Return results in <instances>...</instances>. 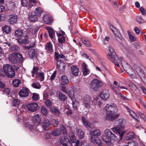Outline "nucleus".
<instances>
[{
	"instance_id": "nucleus-15",
	"label": "nucleus",
	"mask_w": 146,
	"mask_h": 146,
	"mask_svg": "<svg viewBox=\"0 0 146 146\" xmlns=\"http://www.w3.org/2000/svg\"><path fill=\"white\" fill-rule=\"evenodd\" d=\"M17 19V16L15 14H10L8 16V21L9 24H12L16 23Z\"/></svg>"
},
{
	"instance_id": "nucleus-41",
	"label": "nucleus",
	"mask_w": 146,
	"mask_h": 146,
	"mask_svg": "<svg viewBox=\"0 0 146 146\" xmlns=\"http://www.w3.org/2000/svg\"><path fill=\"white\" fill-rule=\"evenodd\" d=\"M2 30L3 32L6 34L9 33L11 31L10 27L7 25H5L3 27Z\"/></svg>"
},
{
	"instance_id": "nucleus-61",
	"label": "nucleus",
	"mask_w": 146,
	"mask_h": 146,
	"mask_svg": "<svg viewBox=\"0 0 146 146\" xmlns=\"http://www.w3.org/2000/svg\"><path fill=\"white\" fill-rule=\"evenodd\" d=\"M139 11L143 15H145L146 14V10L142 7H141L140 8Z\"/></svg>"
},
{
	"instance_id": "nucleus-6",
	"label": "nucleus",
	"mask_w": 146,
	"mask_h": 146,
	"mask_svg": "<svg viewBox=\"0 0 146 146\" xmlns=\"http://www.w3.org/2000/svg\"><path fill=\"white\" fill-rule=\"evenodd\" d=\"M3 69L5 75L8 78H12L15 76V71L10 64H7L4 65Z\"/></svg>"
},
{
	"instance_id": "nucleus-22",
	"label": "nucleus",
	"mask_w": 146,
	"mask_h": 146,
	"mask_svg": "<svg viewBox=\"0 0 146 146\" xmlns=\"http://www.w3.org/2000/svg\"><path fill=\"white\" fill-rule=\"evenodd\" d=\"M43 12V9L40 7H39L35 9L34 13L38 17H39L41 16Z\"/></svg>"
},
{
	"instance_id": "nucleus-1",
	"label": "nucleus",
	"mask_w": 146,
	"mask_h": 146,
	"mask_svg": "<svg viewBox=\"0 0 146 146\" xmlns=\"http://www.w3.org/2000/svg\"><path fill=\"white\" fill-rule=\"evenodd\" d=\"M108 48V52L107 55L108 58L118 67H119V63L121 64L123 69L127 74L131 77H133L135 73L131 66L121 57H117L113 49L110 46H109Z\"/></svg>"
},
{
	"instance_id": "nucleus-43",
	"label": "nucleus",
	"mask_w": 146,
	"mask_h": 146,
	"mask_svg": "<svg viewBox=\"0 0 146 146\" xmlns=\"http://www.w3.org/2000/svg\"><path fill=\"white\" fill-rule=\"evenodd\" d=\"M36 76L39 78V80L41 81H42L44 80V73L43 72H39L37 74Z\"/></svg>"
},
{
	"instance_id": "nucleus-39",
	"label": "nucleus",
	"mask_w": 146,
	"mask_h": 146,
	"mask_svg": "<svg viewBox=\"0 0 146 146\" xmlns=\"http://www.w3.org/2000/svg\"><path fill=\"white\" fill-rule=\"evenodd\" d=\"M20 48L16 44H14L10 48V50L12 52H18Z\"/></svg>"
},
{
	"instance_id": "nucleus-5",
	"label": "nucleus",
	"mask_w": 146,
	"mask_h": 146,
	"mask_svg": "<svg viewBox=\"0 0 146 146\" xmlns=\"http://www.w3.org/2000/svg\"><path fill=\"white\" fill-rule=\"evenodd\" d=\"M8 59L12 63L17 64L22 62L23 60V57L20 53H16L10 55Z\"/></svg>"
},
{
	"instance_id": "nucleus-64",
	"label": "nucleus",
	"mask_w": 146,
	"mask_h": 146,
	"mask_svg": "<svg viewBox=\"0 0 146 146\" xmlns=\"http://www.w3.org/2000/svg\"><path fill=\"white\" fill-rule=\"evenodd\" d=\"M80 145L81 146H89V144L86 141H83L82 142H80Z\"/></svg>"
},
{
	"instance_id": "nucleus-56",
	"label": "nucleus",
	"mask_w": 146,
	"mask_h": 146,
	"mask_svg": "<svg viewBox=\"0 0 146 146\" xmlns=\"http://www.w3.org/2000/svg\"><path fill=\"white\" fill-rule=\"evenodd\" d=\"M128 34L129 38L131 42H133L135 40L136 38L133 35L129 33Z\"/></svg>"
},
{
	"instance_id": "nucleus-3",
	"label": "nucleus",
	"mask_w": 146,
	"mask_h": 146,
	"mask_svg": "<svg viewBox=\"0 0 146 146\" xmlns=\"http://www.w3.org/2000/svg\"><path fill=\"white\" fill-rule=\"evenodd\" d=\"M102 138L108 146H112V140L115 141L117 139L115 135L108 129L104 131V134L102 135Z\"/></svg>"
},
{
	"instance_id": "nucleus-33",
	"label": "nucleus",
	"mask_w": 146,
	"mask_h": 146,
	"mask_svg": "<svg viewBox=\"0 0 146 146\" xmlns=\"http://www.w3.org/2000/svg\"><path fill=\"white\" fill-rule=\"evenodd\" d=\"M135 135L134 133L132 131H130L126 135L125 139L126 140H131L133 139Z\"/></svg>"
},
{
	"instance_id": "nucleus-48",
	"label": "nucleus",
	"mask_w": 146,
	"mask_h": 146,
	"mask_svg": "<svg viewBox=\"0 0 146 146\" xmlns=\"http://www.w3.org/2000/svg\"><path fill=\"white\" fill-rule=\"evenodd\" d=\"M77 135L79 138H83L84 137V133L81 130H78Z\"/></svg>"
},
{
	"instance_id": "nucleus-18",
	"label": "nucleus",
	"mask_w": 146,
	"mask_h": 146,
	"mask_svg": "<svg viewBox=\"0 0 146 146\" xmlns=\"http://www.w3.org/2000/svg\"><path fill=\"white\" fill-rule=\"evenodd\" d=\"M51 123L49 120L46 118H45L42 123V127L44 129L47 130L49 129V126L50 125Z\"/></svg>"
},
{
	"instance_id": "nucleus-63",
	"label": "nucleus",
	"mask_w": 146,
	"mask_h": 146,
	"mask_svg": "<svg viewBox=\"0 0 146 146\" xmlns=\"http://www.w3.org/2000/svg\"><path fill=\"white\" fill-rule=\"evenodd\" d=\"M83 74L84 76H86L89 73V70L88 69H85L83 70Z\"/></svg>"
},
{
	"instance_id": "nucleus-8",
	"label": "nucleus",
	"mask_w": 146,
	"mask_h": 146,
	"mask_svg": "<svg viewBox=\"0 0 146 146\" xmlns=\"http://www.w3.org/2000/svg\"><path fill=\"white\" fill-rule=\"evenodd\" d=\"M82 106L84 107V109L86 108L89 110L91 107V97L88 95L84 96L82 99Z\"/></svg>"
},
{
	"instance_id": "nucleus-20",
	"label": "nucleus",
	"mask_w": 146,
	"mask_h": 146,
	"mask_svg": "<svg viewBox=\"0 0 146 146\" xmlns=\"http://www.w3.org/2000/svg\"><path fill=\"white\" fill-rule=\"evenodd\" d=\"M144 68L143 66H141L137 67L136 69V72L139 76L141 77H144Z\"/></svg>"
},
{
	"instance_id": "nucleus-25",
	"label": "nucleus",
	"mask_w": 146,
	"mask_h": 146,
	"mask_svg": "<svg viewBox=\"0 0 146 146\" xmlns=\"http://www.w3.org/2000/svg\"><path fill=\"white\" fill-rule=\"evenodd\" d=\"M37 17L35 14H33L32 13H30L29 14V18L32 21L36 22L37 21Z\"/></svg>"
},
{
	"instance_id": "nucleus-4",
	"label": "nucleus",
	"mask_w": 146,
	"mask_h": 146,
	"mask_svg": "<svg viewBox=\"0 0 146 146\" xmlns=\"http://www.w3.org/2000/svg\"><path fill=\"white\" fill-rule=\"evenodd\" d=\"M118 122V127L112 128L111 129L114 132L118 133L120 139H121L125 132L123 131L125 122L122 119H119Z\"/></svg>"
},
{
	"instance_id": "nucleus-9",
	"label": "nucleus",
	"mask_w": 146,
	"mask_h": 146,
	"mask_svg": "<svg viewBox=\"0 0 146 146\" xmlns=\"http://www.w3.org/2000/svg\"><path fill=\"white\" fill-rule=\"evenodd\" d=\"M103 85L102 82L96 79L93 80L91 82L90 86L91 88L95 90H97L99 87Z\"/></svg>"
},
{
	"instance_id": "nucleus-16",
	"label": "nucleus",
	"mask_w": 146,
	"mask_h": 146,
	"mask_svg": "<svg viewBox=\"0 0 146 146\" xmlns=\"http://www.w3.org/2000/svg\"><path fill=\"white\" fill-rule=\"evenodd\" d=\"M110 28L113 34L116 37L119 38L120 39H122L121 35L120 33L116 28L114 27L112 25H110Z\"/></svg>"
},
{
	"instance_id": "nucleus-45",
	"label": "nucleus",
	"mask_w": 146,
	"mask_h": 146,
	"mask_svg": "<svg viewBox=\"0 0 146 146\" xmlns=\"http://www.w3.org/2000/svg\"><path fill=\"white\" fill-rule=\"evenodd\" d=\"M129 87L131 90L134 92L137 89V86L135 85L132 83H131L129 85Z\"/></svg>"
},
{
	"instance_id": "nucleus-28",
	"label": "nucleus",
	"mask_w": 146,
	"mask_h": 146,
	"mask_svg": "<svg viewBox=\"0 0 146 146\" xmlns=\"http://www.w3.org/2000/svg\"><path fill=\"white\" fill-rule=\"evenodd\" d=\"M47 30L49 37L51 38H52L54 37V35H55V32L54 30L50 27H46Z\"/></svg>"
},
{
	"instance_id": "nucleus-14",
	"label": "nucleus",
	"mask_w": 146,
	"mask_h": 146,
	"mask_svg": "<svg viewBox=\"0 0 146 146\" xmlns=\"http://www.w3.org/2000/svg\"><path fill=\"white\" fill-rule=\"evenodd\" d=\"M29 94V90L25 87L23 88L19 91V96L22 97H27Z\"/></svg>"
},
{
	"instance_id": "nucleus-31",
	"label": "nucleus",
	"mask_w": 146,
	"mask_h": 146,
	"mask_svg": "<svg viewBox=\"0 0 146 146\" xmlns=\"http://www.w3.org/2000/svg\"><path fill=\"white\" fill-rule=\"evenodd\" d=\"M57 95L59 99L62 101H64L66 99V95L63 94L60 91H57Z\"/></svg>"
},
{
	"instance_id": "nucleus-23",
	"label": "nucleus",
	"mask_w": 146,
	"mask_h": 146,
	"mask_svg": "<svg viewBox=\"0 0 146 146\" xmlns=\"http://www.w3.org/2000/svg\"><path fill=\"white\" fill-rule=\"evenodd\" d=\"M91 140L95 144L98 145L99 146L102 145L101 140L98 137H95L94 138H91Z\"/></svg>"
},
{
	"instance_id": "nucleus-40",
	"label": "nucleus",
	"mask_w": 146,
	"mask_h": 146,
	"mask_svg": "<svg viewBox=\"0 0 146 146\" xmlns=\"http://www.w3.org/2000/svg\"><path fill=\"white\" fill-rule=\"evenodd\" d=\"M20 102V100L18 99H14L12 102L13 106L18 107L19 106Z\"/></svg>"
},
{
	"instance_id": "nucleus-13",
	"label": "nucleus",
	"mask_w": 146,
	"mask_h": 146,
	"mask_svg": "<svg viewBox=\"0 0 146 146\" xmlns=\"http://www.w3.org/2000/svg\"><path fill=\"white\" fill-rule=\"evenodd\" d=\"M110 96L108 91L106 89L103 90L100 93V96L102 99L106 100H108Z\"/></svg>"
},
{
	"instance_id": "nucleus-62",
	"label": "nucleus",
	"mask_w": 146,
	"mask_h": 146,
	"mask_svg": "<svg viewBox=\"0 0 146 146\" xmlns=\"http://www.w3.org/2000/svg\"><path fill=\"white\" fill-rule=\"evenodd\" d=\"M56 71H55L52 74L50 77V79L51 81H53L54 80L56 75Z\"/></svg>"
},
{
	"instance_id": "nucleus-34",
	"label": "nucleus",
	"mask_w": 146,
	"mask_h": 146,
	"mask_svg": "<svg viewBox=\"0 0 146 146\" xmlns=\"http://www.w3.org/2000/svg\"><path fill=\"white\" fill-rule=\"evenodd\" d=\"M81 40L83 43L85 45L88 47H90L91 46V44L89 40L83 38H81Z\"/></svg>"
},
{
	"instance_id": "nucleus-47",
	"label": "nucleus",
	"mask_w": 146,
	"mask_h": 146,
	"mask_svg": "<svg viewBox=\"0 0 146 146\" xmlns=\"http://www.w3.org/2000/svg\"><path fill=\"white\" fill-rule=\"evenodd\" d=\"M32 86L35 88L40 89L41 87L39 82L34 83L32 84Z\"/></svg>"
},
{
	"instance_id": "nucleus-35",
	"label": "nucleus",
	"mask_w": 146,
	"mask_h": 146,
	"mask_svg": "<svg viewBox=\"0 0 146 146\" xmlns=\"http://www.w3.org/2000/svg\"><path fill=\"white\" fill-rule=\"evenodd\" d=\"M33 120L34 123L39 124L41 121L40 117L39 115H36L33 117Z\"/></svg>"
},
{
	"instance_id": "nucleus-53",
	"label": "nucleus",
	"mask_w": 146,
	"mask_h": 146,
	"mask_svg": "<svg viewBox=\"0 0 146 146\" xmlns=\"http://www.w3.org/2000/svg\"><path fill=\"white\" fill-rule=\"evenodd\" d=\"M128 146H138V144L137 142L131 141L128 143Z\"/></svg>"
},
{
	"instance_id": "nucleus-21",
	"label": "nucleus",
	"mask_w": 146,
	"mask_h": 146,
	"mask_svg": "<svg viewBox=\"0 0 146 146\" xmlns=\"http://www.w3.org/2000/svg\"><path fill=\"white\" fill-rule=\"evenodd\" d=\"M91 138H93V136H100L101 135V132L98 129H95L93 131L91 130L90 132Z\"/></svg>"
},
{
	"instance_id": "nucleus-38",
	"label": "nucleus",
	"mask_w": 146,
	"mask_h": 146,
	"mask_svg": "<svg viewBox=\"0 0 146 146\" xmlns=\"http://www.w3.org/2000/svg\"><path fill=\"white\" fill-rule=\"evenodd\" d=\"M12 83L15 87H17L19 86V84L21 83V82L20 80L16 79L13 81Z\"/></svg>"
},
{
	"instance_id": "nucleus-17",
	"label": "nucleus",
	"mask_w": 146,
	"mask_h": 146,
	"mask_svg": "<svg viewBox=\"0 0 146 146\" xmlns=\"http://www.w3.org/2000/svg\"><path fill=\"white\" fill-rule=\"evenodd\" d=\"M43 20L45 23L48 25H50L52 23L53 19L49 14H46L43 17Z\"/></svg>"
},
{
	"instance_id": "nucleus-52",
	"label": "nucleus",
	"mask_w": 146,
	"mask_h": 146,
	"mask_svg": "<svg viewBox=\"0 0 146 146\" xmlns=\"http://www.w3.org/2000/svg\"><path fill=\"white\" fill-rule=\"evenodd\" d=\"M3 92V94H5L7 95L9 94L10 93V91L9 88H6L2 90Z\"/></svg>"
},
{
	"instance_id": "nucleus-32",
	"label": "nucleus",
	"mask_w": 146,
	"mask_h": 146,
	"mask_svg": "<svg viewBox=\"0 0 146 146\" xmlns=\"http://www.w3.org/2000/svg\"><path fill=\"white\" fill-rule=\"evenodd\" d=\"M127 109L129 112L130 114L132 117L137 121L139 120V118L133 112V111L131 110L130 109L128 108H127Z\"/></svg>"
},
{
	"instance_id": "nucleus-11",
	"label": "nucleus",
	"mask_w": 146,
	"mask_h": 146,
	"mask_svg": "<svg viewBox=\"0 0 146 146\" xmlns=\"http://www.w3.org/2000/svg\"><path fill=\"white\" fill-rule=\"evenodd\" d=\"M67 135H62L60 137V140L63 146H72L71 141L68 138Z\"/></svg>"
},
{
	"instance_id": "nucleus-58",
	"label": "nucleus",
	"mask_w": 146,
	"mask_h": 146,
	"mask_svg": "<svg viewBox=\"0 0 146 146\" xmlns=\"http://www.w3.org/2000/svg\"><path fill=\"white\" fill-rule=\"evenodd\" d=\"M65 40V37L64 36H62L61 37H59L58 38V41L59 42L62 43L64 42Z\"/></svg>"
},
{
	"instance_id": "nucleus-46",
	"label": "nucleus",
	"mask_w": 146,
	"mask_h": 146,
	"mask_svg": "<svg viewBox=\"0 0 146 146\" xmlns=\"http://www.w3.org/2000/svg\"><path fill=\"white\" fill-rule=\"evenodd\" d=\"M41 111L43 115L45 116L47 115L48 113L47 109L44 106L42 107Z\"/></svg>"
},
{
	"instance_id": "nucleus-59",
	"label": "nucleus",
	"mask_w": 146,
	"mask_h": 146,
	"mask_svg": "<svg viewBox=\"0 0 146 146\" xmlns=\"http://www.w3.org/2000/svg\"><path fill=\"white\" fill-rule=\"evenodd\" d=\"M45 104L47 107H50L52 105V102L50 100H47L45 102Z\"/></svg>"
},
{
	"instance_id": "nucleus-37",
	"label": "nucleus",
	"mask_w": 146,
	"mask_h": 146,
	"mask_svg": "<svg viewBox=\"0 0 146 146\" xmlns=\"http://www.w3.org/2000/svg\"><path fill=\"white\" fill-rule=\"evenodd\" d=\"M62 133V131L60 129H56L52 131L51 134L52 135L58 136Z\"/></svg>"
},
{
	"instance_id": "nucleus-30",
	"label": "nucleus",
	"mask_w": 146,
	"mask_h": 146,
	"mask_svg": "<svg viewBox=\"0 0 146 146\" xmlns=\"http://www.w3.org/2000/svg\"><path fill=\"white\" fill-rule=\"evenodd\" d=\"M69 137L72 143H76L77 141H76V138L74 133L73 132H70L69 134Z\"/></svg>"
},
{
	"instance_id": "nucleus-44",
	"label": "nucleus",
	"mask_w": 146,
	"mask_h": 146,
	"mask_svg": "<svg viewBox=\"0 0 146 146\" xmlns=\"http://www.w3.org/2000/svg\"><path fill=\"white\" fill-rule=\"evenodd\" d=\"M61 80L63 83L65 84H67L68 82V79L65 75H63L61 76Z\"/></svg>"
},
{
	"instance_id": "nucleus-26",
	"label": "nucleus",
	"mask_w": 146,
	"mask_h": 146,
	"mask_svg": "<svg viewBox=\"0 0 146 146\" xmlns=\"http://www.w3.org/2000/svg\"><path fill=\"white\" fill-rule=\"evenodd\" d=\"M29 54L31 58L35 57H36L37 55V52L34 49H31L29 52Z\"/></svg>"
},
{
	"instance_id": "nucleus-50",
	"label": "nucleus",
	"mask_w": 146,
	"mask_h": 146,
	"mask_svg": "<svg viewBox=\"0 0 146 146\" xmlns=\"http://www.w3.org/2000/svg\"><path fill=\"white\" fill-rule=\"evenodd\" d=\"M32 98L33 100H37L39 99V95L37 93H34L33 94Z\"/></svg>"
},
{
	"instance_id": "nucleus-2",
	"label": "nucleus",
	"mask_w": 146,
	"mask_h": 146,
	"mask_svg": "<svg viewBox=\"0 0 146 146\" xmlns=\"http://www.w3.org/2000/svg\"><path fill=\"white\" fill-rule=\"evenodd\" d=\"M106 112V119L112 121L119 115H116L115 113L117 112L118 109L117 106L113 103H110L106 104L104 108Z\"/></svg>"
},
{
	"instance_id": "nucleus-54",
	"label": "nucleus",
	"mask_w": 146,
	"mask_h": 146,
	"mask_svg": "<svg viewBox=\"0 0 146 146\" xmlns=\"http://www.w3.org/2000/svg\"><path fill=\"white\" fill-rule=\"evenodd\" d=\"M68 94L72 100L74 98V93L73 91L72 90L69 91L68 92Z\"/></svg>"
},
{
	"instance_id": "nucleus-29",
	"label": "nucleus",
	"mask_w": 146,
	"mask_h": 146,
	"mask_svg": "<svg viewBox=\"0 0 146 146\" xmlns=\"http://www.w3.org/2000/svg\"><path fill=\"white\" fill-rule=\"evenodd\" d=\"M17 7L16 5L14 2H11L7 5L8 9L12 11H14Z\"/></svg>"
},
{
	"instance_id": "nucleus-19",
	"label": "nucleus",
	"mask_w": 146,
	"mask_h": 146,
	"mask_svg": "<svg viewBox=\"0 0 146 146\" xmlns=\"http://www.w3.org/2000/svg\"><path fill=\"white\" fill-rule=\"evenodd\" d=\"M45 49L48 52L53 51L52 44L51 42H48L45 44Z\"/></svg>"
},
{
	"instance_id": "nucleus-51",
	"label": "nucleus",
	"mask_w": 146,
	"mask_h": 146,
	"mask_svg": "<svg viewBox=\"0 0 146 146\" xmlns=\"http://www.w3.org/2000/svg\"><path fill=\"white\" fill-rule=\"evenodd\" d=\"M23 44H28L29 42L28 36L27 35H25L24 38L23 39Z\"/></svg>"
},
{
	"instance_id": "nucleus-27",
	"label": "nucleus",
	"mask_w": 146,
	"mask_h": 146,
	"mask_svg": "<svg viewBox=\"0 0 146 146\" xmlns=\"http://www.w3.org/2000/svg\"><path fill=\"white\" fill-rule=\"evenodd\" d=\"M51 112L56 115L60 116V114L59 110L54 107H52L50 108Z\"/></svg>"
},
{
	"instance_id": "nucleus-60",
	"label": "nucleus",
	"mask_w": 146,
	"mask_h": 146,
	"mask_svg": "<svg viewBox=\"0 0 146 146\" xmlns=\"http://www.w3.org/2000/svg\"><path fill=\"white\" fill-rule=\"evenodd\" d=\"M21 4L24 7H26L28 4V1L27 0H21Z\"/></svg>"
},
{
	"instance_id": "nucleus-24",
	"label": "nucleus",
	"mask_w": 146,
	"mask_h": 146,
	"mask_svg": "<svg viewBox=\"0 0 146 146\" xmlns=\"http://www.w3.org/2000/svg\"><path fill=\"white\" fill-rule=\"evenodd\" d=\"M71 69L72 74L74 76H77L78 75L79 70L76 66L73 65L71 67Z\"/></svg>"
},
{
	"instance_id": "nucleus-57",
	"label": "nucleus",
	"mask_w": 146,
	"mask_h": 146,
	"mask_svg": "<svg viewBox=\"0 0 146 146\" xmlns=\"http://www.w3.org/2000/svg\"><path fill=\"white\" fill-rule=\"evenodd\" d=\"M38 70V68L36 67H34L33 69V70L32 72L33 73L32 76H34V75L35 74H36L37 73V71Z\"/></svg>"
},
{
	"instance_id": "nucleus-49",
	"label": "nucleus",
	"mask_w": 146,
	"mask_h": 146,
	"mask_svg": "<svg viewBox=\"0 0 146 146\" xmlns=\"http://www.w3.org/2000/svg\"><path fill=\"white\" fill-rule=\"evenodd\" d=\"M60 129L61 130L62 132H63V134L62 135H67L66 128L63 125H62L61 126V129Z\"/></svg>"
},
{
	"instance_id": "nucleus-12",
	"label": "nucleus",
	"mask_w": 146,
	"mask_h": 146,
	"mask_svg": "<svg viewBox=\"0 0 146 146\" xmlns=\"http://www.w3.org/2000/svg\"><path fill=\"white\" fill-rule=\"evenodd\" d=\"M27 109L32 112H34L39 109V107L37 103H33L28 104L26 106Z\"/></svg>"
},
{
	"instance_id": "nucleus-42",
	"label": "nucleus",
	"mask_w": 146,
	"mask_h": 146,
	"mask_svg": "<svg viewBox=\"0 0 146 146\" xmlns=\"http://www.w3.org/2000/svg\"><path fill=\"white\" fill-rule=\"evenodd\" d=\"M15 34L16 36L19 37H21L23 35V31L19 29L17 30L15 32Z\"/></svg>"
},
{
	"instance_id": "nucleus-7",
	"label": "nucleus",
	"mask_w": 146,
	"mask_h": 146,
	"mask_svg": "<svg viewBox=\"0 0 146 146\" xmlns=\"http://www.w3.org/2000/svg\"><path fill=\"white\" fill-rule=\"evenodd\" d=\"M111 88L113 92L118 95H121V89H125L127 90V88L123 86H120L117 82L114 81L113 84L111 85Z\"/></svg>"
},
{
	"instance_id": "nucleus-36",
	"label": "nucleus",
	"mask_w": 146,
	"mask_h": 146,
	"mask_svg": "<svg viewBox=\"0 0 146 146\" xmlns=\"http://www.w3.org/2000/svg\"><path fill=\"white\" fill-rule=\"evenodd\" d=\"M82 119L83 125L87 127H90V123L86 119L84 116L82 117Z\"/></svg>"
},
{
	"instance_id": "nucleus-55",
	"label": "nucleus",
	"mask_w": 146,
	"mask_h": 146,
	"mask_svg": "<svg viewBox=\"0 0 146 146\" xmlns=\"http://www.w3.org/2000/svg\"><path fill=\"white\" fill-rule=\"evenodd\" d=\"M136 21L139 23H141L144 22V21L141 17H136Z\"/></svg>"
},
{
	"instance_id": "nucleus-10",
	"label": "nucleus",
	"mask_w": 146,
	"mask_h": 146,
	"mask_svg": "<svg viewBox=\"0 0 146 146\" xmlns=\"http://www.w3.org/2000/svg\"><path fill=\"white\" fill-rule=\"evenodd\" d=\"M25 127L27 129L31 131V135L34 136L39 134L40 132L36 128V127L33 126L28 123H26L25 124Z\"/></svg>"
}]
</instances>
